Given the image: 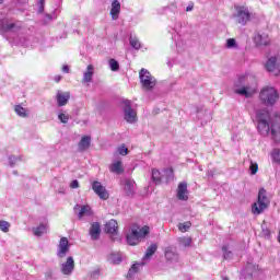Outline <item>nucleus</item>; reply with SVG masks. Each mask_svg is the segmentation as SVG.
Instances as JSON below:
<instances>
[{"label": "nucleus", "mask_w": 280, "mask_h": 280, "mask_svg": "<svg viewBox=\"0 0 280 280\" xmlns=\"http://www.w3.org/2000/svg\"><path fill=\"white\" fill-rule=\"evenodd\" d=\"M258 132L262 137L270 135L276 143H280V117H270L268 109H260L256 114Z\"/></svg>", "instance_id": "obj_1"}, {"label": "nucleus", "mask_w": 280, "mask_h": 280, "mask_svg": "<svg viewBox=\"0 0 280 280\" xmlns=\"http://www.w3.org/2000/svg\"><path fill=\"white\" fill-rule=\"evenodd\" d=\"M150 233V226H139L138 224H133L131 226L130 233L127 234V244L129 246H137L141 240L145 238Z\"/></svg>", "instance_id": "obj_2"}, {"label": "nucleus", "mask_w": 280, "mask_h": 280, "mask_svg": "<svg viewBox=\"0 0 280 280\" xmlns=\"http://www.w3.org/2000/svg\"><path fill=\"white\" fill-rule=\"evenodd\" d=\"M259 97L265 106H275L279 102V91L273 86L267 85L261 89Z\"/></svg>", "instance_id": "obj_3"}, {"label": "nucleus", "mask_w": 280, "mask_h": 280, "mask_svg": "<svg viewBox=\"0 0 280 280\" xmlns=\"http://www.w3.org/2000/svg\"><path fill=\"white\" fill-rule=\"evenodd\" d=\"M270 206V199L268 198V192L266 189L261 188L258 191V200L257 202H254L252 206V213L254 215H261L266 209Z\"/></svg>", "instance_id": "obj_4"}, {"label": "nucleus", "mask_w": 280, "mask_h": 280, "mask_svg": "<svg viewBox=\"0 0 280 280\" xmlns=\"http://www.w3.org/2000/svg\"><path fill=\"white\" fill-rule=\"evenodd\" d=\"M139 78L142 86L147 91H152V89L156 86V79L152 77V74L150 73V71H148V69L142 68L139 72Z\"/></svg>", "instance_id": "obj_5"}, {"label": "nucleus", "mask_w": 280, "mask_h": 280, "mask_svg": "<svg viewBox=\"0 0 280 280\" xmlns=\"http://www.w3.org/2000/svg\"><path fill=\"white\" fill-rule=\"evenodd\" d=\"M124 104V117L127 124H136L137 121V110L132 109V102L126 100Z\"/></svg>", "instance_id": "obj_6"}, {"label": "nucleus", "mask_w": 280, "mask_h": 280, "mask_svg": "<svg viewBox=\"0 0 280 280\" xmlns=\"http://www.w3.org/2000/svg\"><path fill=\"white\" fill-rule=\"evenodd\" d=\"M232 91L235 93V95H246V75L242 74L237 77L232 86Z\"/></svg>", "instance_id": "obj_7"}, {"label": "nucleus", "mask_w": 280, "mask_h": 280, "mask_svg": "<svg viewBox=\"0 0 280 280\" xmlns=\"http://www.w3.org/2000/svg\"><path fill=\"white\" fill-rule=\"evenodd\" d=\"M265 68L269 73H272V75H280V57H270Z\"/></svg>", "instance_id": "obj_8"}, {"label": "nucleus", "mask_w": 280, "mask_h": 280, "mask_svg": "<svg viewBox=\"0 0 280 280\" xmlns=\"http://www.w3.org/2000/svg\"><path fill=\"white\" fill-rule=\"evenodd\" d=\"M75 270V260L72 256H69L66 261L60 264V272L66 277H71Z\"/></svg>", "instance_id": "obj_9"}, {"label": "nucleus", "mask_w": 280, "mask_h": 280, "mask_svg": "<svg viewBox=\"0 0 280 280\" xmlns=\"http://www.w3.org/2000/svg\"><path fill=\"white\" fill-rule=\"evenodd\" d=\"M67 253H69V238L61 237L57 246V257L59 259H65Z\"/></svg>", "instance_id": "obj_10"}, {"label": "nucleus", "mask_w": 280, "mask_h": 280, "mask_svg": "<svg viewBox=\"0 0 280 280\" xmlns=\"http://www.w3.org/2000/svg\"><path fill=\"white\" fill-rule=\"evenodd\" d=\"M92 189L101 198V200H108V191L106 187L102 185V183L95 180L92 183Z\"/></svg>", "instance_id": "obj_11"}, {"label": "nucleus", "mask_w": 280, "mask_h": 280, "mask_svg": "<svg viewBox=\"0 0 280 280\" xmlns=\"http://www.w3.org/2000/svg\"><path fill=\"white\" fill-rule=\"evenodd\" d=\"M74 211H78L79 220H82V218H89V217L93 215V210L91 209V206H89V205H85V206L75 205Z\"/></svg>", "instance_id": "obj_12"}, {"label": "nucleus", "mask_w": 280, "mask_h": 280, "mask_svg": "<svg viewBox=\"0 0 280 280\" xmlns=\"http://www.w3.org/2000/svg\"><path fill=\"white\" fill-rule=\"evenodd\" d=\"M178 200H189V190L187 189V183L182 182L177 186Z\"/></svg>", "instance_id": "obj_13"}, {"label": "nucleus", "mask_w": 280, "mask_h": 280, "mask_svg": "<svg viewBox=\"0 0 280 280\" xmlns=\"http://www.w3.org/2000/svg\"><path fill=\"white\" fill-rule=\"evenodd\" d=\"M236 13H235V19L236 22H238L241 25H246V7H235Z\"/></svg>", "instance_id": "obj_14"}, {"label": "nucleus", "mask_w": 280, "mask_h": 280, "mask_svg": "<svg viewBox=\"0 0 280 280\" xmlns=\"http://www.w3.org/2000/svg\"><path fill=\"white\" fill-rule=\"evenodd\" d=\"M93 75H95V67H93V65H89L86 70L83 72V84H91V82H93Z\"/></svg>", "instance_id": "obj_15"}, {"label": "nucleus", "mask_w": 280, "mask_h": 280, "mask_svg": "<svg viewBox=\"0 0 280 280\" xmlns=\"http://www.w3.org/2000/svg\"><path fill=\"white\" fill-rule=\"evenodd\" d=\"M143 266H144V262H135L130 267V269H129V271L127 273V279L128 280H133L135 277H137V275H139V271L141 270V268H143Z\"/></svg>", "instance_id": "obj_16"}, {"label": "nucleus", "mask_w": 280, "mask_h": 280, "mask_svg": "<svg viewBox=\"0 0 280 280\" xmlns=\"http://www.w3.org/2000/svg\"><path fill=\"white\" fill-rule=\"evenodd\" d=\"M71 98V94L69 92H62V91H58L57 92V104L58 106H67V103L69 102V100Z\"/></svg>", "instance_id": "obj_17"}, {"label": "nucleus", "mask_w": 280, "mask_h": 280, "mask_svg": "<svg viewBox=\"0 0 280 280\" xmlns=\"http://www.w3.org/2000/svg\"><path fill=\"white\" fill-rule=\"evenodd\" d=\"M254 43L257 47H266V45L270 44V37L267 34H257L254 37Z\"/></svg>", "instance_id": "obj_18"}, {"label": "nucleus", "mask_w": 280, "mask_h": 280, "mask_svg": "<svg viewBox=\"0 0 280 280\" xmlns=\"http://www.w3.org/2000/svg\"><path fill=\"white\" fill-rule=\"evenodd\" d=\"M121 12V3L119 0H114L112 2L110 16L113 21H117L119 19V13Z\"/></svg>", "instance_id": "obj_19"}, {"label": "nucleus", "mask_w": 280, "mask_h": 280, "mask_svg": "<svg viewBox=\"0 0 280 280\" xmlns=\"http://www.w3.org/2000/svg\"><path fill=\"white\" fill-rule=\"evenodd\" d=\"M101 233H102V228H101L100 223H97V222L92 223V225L90 228L91 240H93L94 242L100 240Z\"/></svg>", "instance_id": "obj_20"}, {"label": "nucleus", "mask_w": 280, "mask_h": 280, "mask_svg": "<svg viewBox=\"0 0 280 280\" xmlns=\"http://www.w3.org/2000/svg\"><path fill=\"white\" fill-rule=\"evenodd\" d=\"M91 148V136H83L78 143L79 152H86Z\"/></svg>", "instance_id": "obj_21"}, {"label": "nucleus", "mask_w": 280, "mask_h": 280, "mask_svg": "<svg viewBox=\"0 0 280 280\" xmlns=\"http://www.w3.org/2000/svg\"><path fill=\"white\" fill-rule=\"evenodd\" d=\"M109 172H112V174H124V163L119 160L114 161L110 165H109Z\"/></svg>", "instance_id": "obj_22"}, {"label": "nucleus", "mask_w": 280, "mask_h": 280, "mask_svg": "<svg viewBox=\"0 0 280 280\" xmlns=\"http://www.w3.org/2000/svg\"><path fill=\"white\" fill-rule=\"evenodd\" d=\"M122 185L125 187V191L127 194V196H132V194H135V180L133 179H124L122 180Z\"/></svg>", "instance_id": "obj_23"}, {"label": "nucleus", "mask_w": 280, "mask_h": 280, "mask_svg": "<svg viewBox=\"0 0 280 280\" xmlns=\"http://www.w3.org/2000/svg\"><path fill=\"white\" fill-rule=\"evenodd\" d=\"M165 258L167 259V261H177L178 254L176 253V249L174 247H166Z\"/></svg>", "instance_id": "obj_24"}, {"label": "nucleus", "mask_w": 280, "mask_h": 280, "mask_svg": "<svg viewBox=\"0 0 280 280\" xmlns=\"http://www.w3.org/2000/svg\"><path fill=\"white\" fill-rule=\"evenodd\" d=\"M13 27H16V24L12 23L10 20L3 19L0 21V30H2V32H12Z\"/></svg>", "instance_id": "obj_25"}, {"label": "nucleus", "mask_w": 280, "mask_h": 280, "mask_svg": "<svg viewBox=\"0 0 280 280\" xmlns=\"http://www.w3.org/2000/svg\"><path fill=\"white\" fill-rule=\"evenodd\" d=\"M117 229H119V226L117 225L116 220L112 219L105 224V232L109 233L110 235H114V233H117Z\"/></svg>", "instance_id": "obj_26"}, {"label": "nucleus", "mask_w": 280, "mask_h": 280, "mask_svg": "<svg viewBox=\"0 0 280 280\" xmlns=\"http://www.w3.org/2000/svg\"><path fill=\"white\" fill-rule=\"evenodd\" d=\"M259 276V266L247 264V279L248 277H258Z\"/></svg>", "instance_id": "obj_27"}, {"label": "nucleus", "mask_w": 280, "mask_h": 280, "mask_svg": "<svg viewBox=\"0 0 280 280\" xmlns=\"http://www.w3.org/2000/svg\"><path fill=\"white\" fill-rule=\"evenodd\" d=\"M33 233L36 237H40L47 233V224L42 223L37 228H33Z\"/></svg>", "instance_id": "obj_28"}, {"label": "nucleus", "mask_w": 280, "mask_h": 280, "mask_svg": "<svg viewBox=\"0 0 280 280\" xmlns=\"http://www.w3.org/2000/svg\"><path fill=\"white\" fill-rule=\"evenodd\" d=\"M158 248H159V246L156 245V243L151 244V246L147 248V252L143 256V260L150 259L152 257V255H154V253H156Z\"/></svg>", "instance_id": "obj_29"}, {"label": "nucleus", "mask_w": 280, "mask_h": 280, "mask_svg": "<svg viewBox=\"0 0 280 280\" xmlns=\"http://www.w3.org/2000/svg\"><path fill=\"white\" fill-rule=\"evenodd\" d=\"M121 261H122L121 254H110L108 256L109 264L119 265V264H121Z\"/></svg>", "instance_id": "obj_30"}, {"label": "nucleus", "mask_w": 280, "mask_h": 280, "mask_svg": "<svg viewBox=\"0 0 280 280\" xmlns=\"http://www.w3.org/2000/svg\"><path fill=\"white\" fill-rule=\"evenodd\" d=\"M226 49H240V45L237 44V40L235 38H229L225 43Z\"/></svg>", "instance_id": "obj_31"}, {"label": "nucleus", "mask_w": 280, "mask_h": 280, "mask_svg": "<svg viewBox=\"0 0 280 280\" xmlns=\"http://www.w3.org/2000/svg\"><path fill=\"white\" fill-rule=\"evenodd\" d=\"M261 235L266 240H270V237H271V232H270V229H268L266 221H262V224H261Z\"/></svg>", "instance_id": "obj_32"}, {"label": "nucleus", "mask_w": 280, "mask_h": 280, "mask_svg": "<svg viewBox=\"0 0 280 280\" xmlns=\"http://www.w3.org/2000/svg\"><path fill=\"white\" fill-rule=\"evenodd\" d=\"M257 93V81H255L252 86L246 88V97H250V95H255Z\"/></svg>", "instance_id": "obj_33"}, {"label": "nucleus", "mask_w": 280, "mask_h": 280, "mask_svg": "<svg viewBox=\"0 0 280 280\" xmlns=\"http://www.w3.org/2000/svg\"><path fill=\"white\" fill-rule=\"evenodd\" d=\"M14 110H15L16 115H19V117H27V115H28L25 107H23L21 105H16Z\"/></svg>", "instance_id": "obj_34"}, {"label": "nucleus", "mask_w": 280, "mask_h": 280, "mask_svg": "<svg viewBox=\"0 0 280 280\" xmlns=\"http://www.w3.org/2000/svg\"><path fill=\"white\" fill-rule=\"evenodd\" d=\"M152 180L155 185L161 183V172L159 170H152Z\"/></svg>", "instance_id": "obj_35"}, {"label": "nucleus", "mask_w": 280, "mask_h": 280, "mask_svg": "<svg viewBox=\"0 0 280 280\" xmlns=\"http://www.w3.org/2000/svg\"><path fill=\"white\" fill-rule=\"evenodd\" d=\"M189 229H191V222L189 221L178 224V231H180V233H187Z\"/></svg>", "instance_id": "obj_36"}, {"label": "nucleus", "mask_w": 280, "mask_h": 280, "mask_svg": "<svg viewBox=\"0 0 280 280\" xmlns=\"http://www.w3.org/2000/svg\"><path fill=\"white\" fill-rule=\"evenodd\" d=\"M10 226H11L10 222L3 221V220L0 221V231H2V233H9Z\"/></svg>", "instance_id": "obj_37"}, {"label": "nucleus", "mask_w": 280, "mask_h": 280, "mask_svg": "<svg viewBox=\"0 0 280 280\" xmlns=\"http://www.w3.org/2000/svg\"><path fill=\"white\" fill-rule=\"evenodd\" d=\"M129 43L133 49H139L141 47V42L138 37H130Z\"/></svg>", "instance_id": "obj_38"}, {"label": "nucleus", "mask_w": 280, "mask_h": 280, "mask_svg": "<svg viewBox=\"0 0 280 280\" xmlns=\"http://www.w3.org/2000/svg\"><path fill=\"white\" fill-rule=\"evenodd\" d=\"M258 171H259V165L257 164V162H250L249 172L252 176H255V174H257Z\"/></svg>", "instance_id": "obj_39"}, {"label": "nucleus", "mask_w": 280, "mask_h": 280, "mask_svg": "<svg viewBox=\"0 0 280 280\" xmlns=\"http://www.w3.org/2000/svg\"><path fill=\"white\" fill-rule=\"evenodd\" d=\"M271 158H272V161H275V163H280V149H275L271 152Z\"/></svg>", "instance_id": "obj_40"}, {"label": "nucleus", "mask_w": 280, "mask_h": 280, "mask_svg": "<svg viewBox=\"0 0 280 280\" xmlns=\"http://www.w3.org/2000/svg\"><path fill=\"white\" fill-rule=\"evenodd\" d=\"M109 69L112 71H119V62L115 59L109 60Z\"/></svg>", "instance_id": "obj_41"}, {"label": "nucleus", "mask_w": 280, "mask_h": 280, "mask_svg": "<svg viewBox=\"0 0 280 280\" xmlns=\"http://www.w3.org/2000/svg\"><path fill=\"white\" fill-rule=\"evenodd\" d=\"M179 244L182 246H185V247L191 246V237H182V238H179Z\"/></svg>", "instance_id": "obj_42"}, {"label": "nucleus", "mask_w": 280, "mask_h": 280, "mask_svg": "<svg viewBox=\"0 0 280 280\" xmlns=\"http://www.w3.org/2000/svg\"><path fill=\"white\" fill-rule=\"evenodd\" d=\"M222 252L224 259H231V250H229V245H223Z\"/></svg>", "instance_id": "obj_43"}, {"label": "nucleus", "mask_w": 280, "mask_h": 280, "mask_svg": "<svg viewBox=\"0 0 280 280\" xmlns=\"http://www.w3.org/2000/svg\"><path fill=\"white\" fill-rule=\"evenodd\" d=\"M117 152L120 154V156H126L128 154V148L121 144L117 148Z\"/></svg>", "instance_id": "obj_44"}, {"label": "nucleus", "mask_w": 280, "mask_h": 280, "mask_svg": "<svg viewBox=\"0 0 280 280\" xmlns=\"http://www.w3.org/2000/svg\"><path fill=\"white\" fill-rule=\"evenodd\" d=\"M58 119L61 121V124H67L69 121V115L60 113L58 115Z\"/></svg>", "instance_id": "obj_45"}, {"label": "nucleus", "mask_w": 280, "mask_h": 280, "mask_svg": "<svg viewBox=\"0 0 280 280\" xmlns=\"http://www.w3.org/2000/svg\"><path fill=\"white\" fill-rule=\"evenodd\" d=\"M78 187H80V182H78V179H74L70 183L71 189H78Z\"/></svg>", "instance_id": "obj_46"}, {"label": "nucleus", "mask_w": 280, "mask_h": 280, "mask_svg": "<svg viewBox=\"0 0 280 280\" xmlns=\"http://www.w3.org/2000/svg\"><path fill=\"white\" fill-rule=\"evenodd\" d=\"M18 162H19L18 158H15V156L9 158V163H10L11 167L16 165Z\"/></svg>", "instance_id": "obj_47"}, {"label": "nucleus", "mask_w": 280, "mask_h": 280, "mask_svg": "<svg viewBox=\"0 0 280 280\" xmlns=\"http://www.w3.org/2000/svg\"><path fill=\"white\" fill-rule=\"evenodd\" d=\"M92 279H97L100 277V269H95L94 271L91 272Z\"/></svg>", "instance_id": "obj_48"}, {"label": "nucleus", "mask_w": 280, "mask_h": 280, "mask_svg": "<svg viewBox=\"0 0 280 280\" xmlns=\"http://www.w3.org/2000/svg\"><path fill=\"white\" fill-rule=\"evenodd\" d=\"M45 10V0L39 1V12H43Z\"/></svg>", "instance_id": "obj_49"}, {"label": "nucleus", "mask_w": 280, "mask_h": 280, "mask_svg": "<svg viewBox=\"0 0 280 280\" xmlns=\"http://www.w3.org/2000/svg\"><path fill=\"white\" fill-rule=\"evenodd\" d=\"M191 10H194V2H190V3L186 7V12H191Z\"/></svg>", "instance_id": "obj_50"}, {"label": "nucleus", "mask_w": 280, "mask_h": 280, "mask_svg": "<svg viewBox=\"0 0 280 280\" xmlns=\"http://www.w3.org/2000/svg\"><path fill=\"white\" fill-rule=\"evenodd\" d=\"M62 71H63V73H69V66L65 65L62 67Z\"/></svg>", "instance_id": "obj_51"}, {"label": "nucleus", "mask_w": 280, "mask_h": 280, "mask_svg": "<svg viewBox=\"0 0 280 280\" xmlns=\"http://www.w3.org/2000/svg\"><path fill=\"white\" fill-rule=\"evenodd\" d=\"M60 80H62V77L60 75L55 77V82H60Z\"/></svg>", "instance_id": "obj_52"}, {"label": "nucleus", "mask_w": 280, "mask_h": 280, "mask_svg": "<svg viewBox=\"0 0 280 280\" xmlns=\"http://www.w3.org/2000/svg\"><path fill=\"white\" fill-rule=\"evenodd\" d=\"M246 21H250V13H246Z\"/></svg>", "instance_id": "obj_53"}, {"label": "nucleus", "mask_w": 280, "mask_h": 280, "mask_svg": "<svg viewBox=\"0 0 280 280\" xmlns=\"http://www.w3.org/2000/svg\"><path fill=\"white\" fill-rule=\"evenodd\" d=\"M222 280H229V278H223Z\"/></svg>", "instance_id": "obj_54"}, {"label": "nucleus", "mask_w": 280, "mask_h": 280, "mask_svg": "<svg viewBox=\"0 0 280 280\" xmlns=\"http://www.w3.org/2000/svg\"><path fill=\"white\" fill-rule=\"evenodd\" d=\"M3 0H0V3L2 2Z\"/></svg>", "instance_id": "obj_55"}]
</instances>
